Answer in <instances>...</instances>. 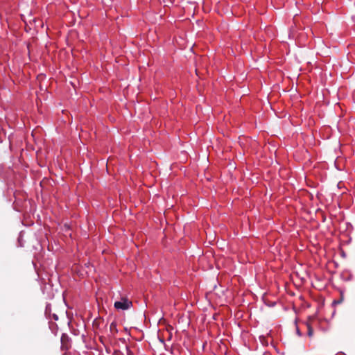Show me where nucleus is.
Returning <instances> with one entry per match:
<instances>
[{
    "mask_svg": "<svg viewBox=\"0 0 355 355\" xmlns=\"http://www.w3.org/2000/svg\"><path fill=\"white\" fill-rule=\"evenodd\" d=\"M345 151L343 150H342L341 148H340V153H344Z\"/></svg>",
    "mask_w": 355,
    "mask_h": 355,
    "instance_id": "1a4fd4ad",
    "label": "nucleus"
},
{
    "mask_svg": "<svg viewBox=\"0 0 355 355\" xmlns=\"http://www.w3.org/2000/svg\"><path fill=\"white\" fill-rule=\"evenodd\" d=\"M113 355H123V354L119 351H115L114 352Z\"/></svg>",
    "mask_w": 355,
    "mask_h": 355,
    "instance_id": "6e6552de",
    "label": "nucleus"
},
{
    "mask_svg": "<svg viewBox=\"0 0 355 355\" xmlns=\"http://www.w3.org/2000/svg\"><path fill=\"white\" fill-rule=\"evenodd\" d=\"M83 150H87V152H89V150H87V148H85V146H83Z\"/></svg>",
    "mask_w": 355,
    "mask_h": 355,
    "instance_id": "9d476101",
    "label": "nucleus"
},
{
    "mask_svg": "<svg viewBox=\"0 0 355 355\" xmlns=\"http://www.w3.org/2000/svg\"><path fill=\"white\" fill-rule=\"evenodd\" d=\"M127 355H133V352L128 348L126 347Z\"/></svg>",
    "mask_w": 355,
    "mask_h": 355,
    "instance_id": "423d86ee",
    "label": "nucleus"
},
{
    "mask_svg": "<svg viewBox=\"0 0 355 355\" xmlns=\"http://www.w3.org/2000/svg\"><path fill=\"white\" fill-rule=\"evenodd\" d=\"M344 300V295H343V293L341 291L340 292V297L338 300H334L332 303L333 305H336V304H341Z\"/></svg>",
    "mask_w": 355,
    "mask_h": 355,
    "instance_id": "f03ea898",
    "label": "nucleus"
},
{
    "mask_svg": "<svg viewBox=\"0 0 355 355\" xmlns=\"http://www.w3.org/2000/svg\"><path fill=\"white\" fill-rule=\"evenodd\" d=\"M110 330L112 334H115L118 331L116 329V324L114 322L110 324Z\"/></svg>",
    "mask_w": 355,
    "mask_h": 355,
    "instance_id": "7ed1b4c3",
    "label": "nucleus"
},
{
    "mask_svg": "<svg viewBox=\"0 0 355 355\" xmlns=\"http://www.w3.org/2000/svg\"><path fill=\"white\" fill-rule=\"evenodd\" d=\"M132 306V302L125 297H122L120 301L115 302L114 304V308L118 310H127Z\"/></svg>",
    "mask_w": 355,
    "mask_h": 355,
    "instance_id": "f257e3e1",
    "label": "nucleus"
},
{
    "mask_svg": "<svg viewBox=\"0 0 355 355\" xmlns=\"http://www.w3.org/2000/svg\"><path fill=\"white\" fill-rule=\"evenodd\" d=\"M307 329H308V331H307L308 336L309 337H311L313 334V329L309 324H307Z\"/></svg>",
    "mask_w": 355,
    "mask_h": 355,
    "instance_id": "39448f33",
    "label": "nucleus"
},
{
    "mask_svg": "<svg viewBox=\"0 0 355 355\" xmlns=\"http://www.w3.org/2000/svg\"><path fill=\"white\" fill-rule=\"evenodd\" d=\"M85 150H83V154L85 155V152L84 151Z\"/></svg>",
    "mask_w": 355,
    "mask_h": 355,
    "instance_id": "f8f14e48",
    "label": "nucleus"
},
{
    "mask_svg": "<svg viewBox=\"0 0 355 355\" xmlns=\"http://www.w3.org/2000/svg\"><path fill=\"white\" fill-rule=\"evenodd\" d=\"M297 332L298 335H300V336L301 335V334L298 329L297 330Z\"/></svg>",
    "mask_w": 355,
    "mask_h": 355,
    "instance_id": "9b49d317",
    "label": "nucleus"
},
{
    "mask_svg": "<svg viewBox=\"0 0 355 355\" xmlns=\"http://www.w3.org/2000/svg\"><path fill=\"white\" fill-rule=\"evenodd\" d=\"M69 340V337L66 334H62V337H61V343H62V347L65 346L67 342H68Z\"/></svg>",
    "mask_w": 355,
    "mask_h": 355,
    "instance_id": "20e7f679",
    "label": "nucleus"
},
{
    "mask_svg": "<svg viewBox=\"0 0 355 355\" xmlns=\"http://www.w3.org/2000/svg\"><path fill=\"white\" fill-rule=\"evenodd\" d=\"M110 157L108 159H107V162H108L110 161Z\"/></svg>",
    "mask_w": 355,
    "mask_h": 355,
    "instance_id": "ddd939ff",
    "label": "nucleus"
},
{
    "mask_svg": "<svg viewBox=\"0 0 355 355\" xmlns=\"http://www.w3.org/2000/svg\"><path fill=\"white\" fill-rule=\"evenodd\" d=\"M335 164H336V168H338L339 170H340V168L339 166V161L336 160L335 161Z\"/></svg>",
    "mask_w": 355,
    "mask_h": 355,
    "instance_id": "0eeeda50",
    "label": "nucleus"
}]
</instances>
